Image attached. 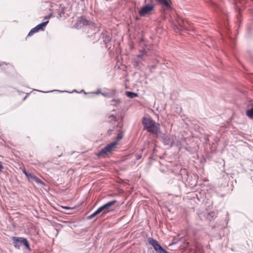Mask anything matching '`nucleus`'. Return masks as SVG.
I'll return each mask as SVG.
<instances>
[{
	"mask_svg": "<svg viewBox=\"0 0 253 253\" xmlns=\"http://www.w3.org/2000/svg\"><path fill=\"white\" fill-rule=\"evenodd\" d=\"M144 129L150 133L158 134L161 132L160 124L150 118H143L142 121Z\"/></svg>",
	"mask_w": 253,
	"mask_h": 253,
	"instance_id": "nucleus-1",
	"label": "nucleus"
},
{
	"mask_svg": "<svg viewBox=\"0 0 253 253\" xmlns=\"http://www.w3.org/2000/svg\"><path fill=\"white\" fill-rule=\"evenodd\" d=\"M123 135L122 134H119L117 137L116 140L102 148L98 152L97 156L98 157H105L106 155L111 153L115 149L117 145L118 144V142L123 138Z\"/></svg>",
	"mask_w": 253,
	"mask_h": 253,
	"instance_id": "nucleus-2",
	"label": "nucleus"
},
{
	"mask_svg": "<svg viewBox=\"0 0 253 253\" xmlns=\"http://www.w3.org/2000/svg\"><path fill=\"white\" fill-rule=\"evenodd\" d=\"M151 3H146L140 7L139 11V14L140 16H144L146 15L150 14L154 10V4L153 2Z\"/></svg>",
	"mask_w": 253,
	"mask_h": 253,
	"instance_id": "nucleus-3",
	"label": "nucleus"
},
{
	"mask_svg": "<svg viewBox=\"0 0 253 253\" xmlns=\"http://www.w3.org/2000/svg\"><path fill=\"white\" fill-rule=\"evenodd\" d=\"M149 244L152 245L154 250L158 253H169L166 250L162 247L158 242L152 238L148 240Z\"/></svg>",
	"mask_w": 253,
	"mask_h": 253,
	"instance_id": "nucleus-4",
	"label": "nucleus"
},
{
	"mask_svg": "<svg viewBox=\"0 0 253 253\" xmlns=\"http://www.w3.org/2000/svg\"><path fill=\"white\" fill-rule=\"evenodd\" d=\"M117 202L116 200L109 201L98 208L100 213H106L112 211V207Z\"/></svg>",
	"mask_w": 253,
	"mask_h": 253,
	"instance_id": "nucleus-5",
	"label": "nucleus"
},
{
	"mask_svg": "<svg viewBox=\"0 0 253 253\" xmlns=\"http://www.w3.org/2000/svg\"><path fill=\"white\" fill-rule=\"evenodd\" d=\"M48 23V21L42 22V23L38 25L34 28L32 29L28 34V36H30L33 35L34 33L39 32V31H43Z\"/></svg>",
	"mask_w": 253,
	"mask_h": 253,
	"instance_id": "nucleus-6",
	"label": "nucleus"
},
{
	"mask_svg": "<svg viewBox=\"0 0 253 253\" xmlns=\"http://www.w3.org/2000/svg\"><path fill=\"white\" fill-rule=\"evenodd\" d=\"M149 1L152 2H154L155 1L159 2L163 6L164 8L166 10H169L171 8L170 4L167 0H145V2H146Z\"/></svg>",
	"mask_w": 253,
	"mask_h": 253,
	"instance_id": "nucleus-7",
	"label": "nucleus"
},
{
	"mask_svg": "<svg viewBox=\"0 0 253 253\" xmlns=\"http://www.w3.org/2000/svg\"><path fill=\"white\" fill-rule=\"evenodd\" d=\"M12 240L13 241V244L14 247L16 248L19 249L20 246L23 245L25 238L22 237H14L12 238Z\"/></svg>",
	"mask_w": 253,
	"mask_h": 253,
	"instance_id": "nucleus-8",
	"label": "nucleus"
},
{
	"mask_svg": "<svg viewBox=\"0 0 253 253\" xmlns=\"http://www.w3.org/2000/svg\"><path fill=\"white\" fill-rule=\"evenodd\" d=\"M163 143L165 145H172L174 144V141L171 139V136L169 134H164L162 137Z\"/></svg>",
	"mask_w": 253,
	"mask_h": 253,
	"instance_id": "nucleus-9",
	"label": "nucleus"
},
{
	"mask_svg": "<svg viewBox=\"0 0 253 253\" xmlns=\"http://www.w3.org/2000/svg\"><path fill=\"white\" fill-rule=\"evenodd\" d=\"M90 23V21L85 19H81L77 21V23L75 25V27L77 28H81L82 26L89 25Z\"/></svg>",
	"mask_w": 253,
	"mask_h": 253,
	"instance_id": "nucleus-10",
	"label": "nucleus"
},
{
	"mask_svg": "<svg viewBox=\"0 0 253 253\" xmlns=\"http://www.w3.org/2000/svg\"><path fill=\"white\" fill-rule=\"evenodd\" d=\"M35 181L36 182H37L38 184H41V185H44V183L43 181H42L40 179H39L38 177L36 176L33 175L31 179Z\"/></svg>",
	"mask_w": 253,
	"mask_h": 253,
	"instance_id": "nucleus-11",
	"label": "nucleus"
},
{
	"mask_svg": "<svg viewBox=\"0 0 253 253\" xmlns=\"http://www.w3.org/2000/svg\"><path fill=\"white\" fill-rule=\"evenodd\" d=\"M126 94L127 97L130 98H133L138 96L137 93L130 91H126Z\"/></svg>",
	"mask_w": 253,
	"mask_h": 253,
	"instance_id": "nucleus-12",
	"label": "nucleus"
},
{
	"mask_svg": "<svg viewBox=\"0 0 253 253\" xmlns=\"http://www.w3.org/2000/svg\"><path fill=\"white\" fill-rule=\"evenodd\" d=\"M246 114H247V115L249 117H250L251 118H253V107L251 109L247 110Z\"/></svg>",
	"mask_w": 253,
	"mask_h": 253,
	"instance_id": "nucleus-13",
	"label": "nucleus"
},
{
	"mask_svg": "<svg viewBox=\"0 0 253 253\" xmlns=\"http://www.w3.org/2000/svg\"><path fill=\"white\" fill-rule=\"evenodd\" d=\"M100 213V211H99V210L98 209L95 212H94L91 215H89L87 217V218L88 219H91V218H93V217H94L95 216H96V215H97L98 214H99Z\"/></svg>",
	"mask_w": 253,
	"mask_h": 253,
	"instance_id": "nucleus-14",
	"label": "nucleus"
},
{
	"mask_svg": "<svg viewBox=\"0 0 253 253\" xmlns=\"http://www.w3.org/2000/svg\"><path fill=\"white\" fill-rule=\"evenodd\" d=\"M23 245H24L26 247V248L27 249V250L28 251H31V249L30 247L29 242L26 238H25V240H24Z\"/></svg>",
	"mask_w": 253,
	"mask_h": 253,
	"instance_id": "nucleus-15",
	"label": "nucleus"
},
{
	"mask_svg": "<svg viewBox=\"0 0 253 253\" xmlns=\"http://www.w3.org/2000/svg\"><path fill=\"white\" fill-rule=\"evenodd\" d=\"M120 100H119V99H117V100L113 99L112 100L111 104L113 105H116L117 104L120 103Z\"/></svg>",
	"mask_w": 253,
	"mask_h": 253,
	"instance_id": "nucleus-16",
	"label": "nucleus"
},
{
	"mask_svg": "<svg viewBox=\"0 0 253 253\" xmlns=\"http://www.w3.org/2000/svg\"><path fill=\"white\" fill-rule=\"evenodd\" d=\"M33 174H31V173L27 172V173H25V176L27 177V178L29 179H31L32 177L33 176Z\"/></svg>",
	"mask_w": 253,
	"mask_h": 253,
	"instance_id": "nucleus-17",
	"label": "nucleus"
},
{
	"mask_svg": "<svg viewBox=\"0 0 253 253\" xmlns=\"http://www.w3.org/2000/svg\"><path fill=\"white\" fill-rule=\"evenodd\" d=\"M145 53H146V52L145 51H143L141 54H138L137 55V59H139V58H141L143 56H144L145 55Z\"/></svg>",
	"mask_w": 253,
	"mask_h": 253,
	"instance_id": "nucleus-18",
	"label": "nucleus"
},
{
	"mask_svg": "<svg viewBox=\"0 0 253 253\" xmlns=\"http://www.w3.org/2000/svg\"><path fill=\"white\" fill-rule=\"evenodd\" d=\"M110 118L111 119V121H115L116 119V117L115 116L112 115L110 116Z\"/></svg>",
	"mask_w": 253,
	"mask_h": 253,
	"instance_id": "nucleus-19",
	"label": "nucleus"
},
{
	"mask_svg": "<svg viewBox=\"0 0 253 253\" xmlns=\"http://www.w3.org/2000/svg\"><path fill=\"white\" fill-rule=\"evenodd\" d=\"M101 94L104 96H105V97H108L110 96V94L109 93H101Z\"/></svg>",
	"mask_w": 253,
	"mask_h": 253,
	"instance_id": "nucleus-20",
	"label": "nucleus"
},
{
	"mask_svg": "<svg viewBox=\"0 0 253 253\" xmlns=\"http://www.w3.org/2000/svg\"><path fill=\"white\" fill-rule=\"evenodd\" d=\"M141 158V156L140 155H138L136 156V159L137 160H139Z\"/></svg>",
	"mask_w": 253,
	"mask_h": 253,
	"instance_id": "nucleus-21",
	"label": "nucleus"
},
{
	"mask_svg": "<svg viewBox=\"0 0 253 253\" xmlns=\"http://www.w3.org/2000/svg\"><path fill=\"white\" fill-rule=\"evenodd\" d=\"M3 168L1 163L0 162V170H1Z\"/></svg>",
	"mask_w": 253,
	"mask_h": 253,
	"instance_id": "nucleus-22",
	"label": "nucleus"
},
{
	"mask_svg": "<svg viewBox=\"0 0 253 253\" xmlns=\"http://www.w3.org/2000/svg\"><path fill=\"white\" fill-rule=\"evenodd\" d=\"M63 208L65 209H70V208L68 207H63Z\"/></svg>",
	"mask_w": 253,
	"mask_h": 253,
	"instance_id": "nucleus-23",
	"label": "nucleus"
},
{
	"mask_svg": "<svg viewBox=\"0 0 253 253\" xmlns=\"http://www.w3.org/2000/svg\"><path fill=\"white\" fill-rule=\"evenodd\" d=\"M3 64H4V63L0 61V66H2Z\"/></svg>",
	"mask_w": 253,
	"mask_h": 253,
	"instance_id": "nucleus-24",
	"label": "nucleus"
},
{
	"mask_svg": "<svg viewBox=\"0 0 253 253\" xmlns=\"http://www.w3.org/2000/svg\"><path fill=\"white\" fill-rule=\"evenodd\" d=\"M23 172L25 174V173H27L28 172H27L25 170H23Z\"/></svg>",
	"mask_w": 253,
	"mask_h": 253,
	"instance_id": "nucleus-25",
	"label": "nucleus"
},
{
	"mask_svg": "<svg viewBox=\"0 0 253 253\" xmlns=\"http://www.w3.org/2000/svg\"><path fill=\"white\" fill-rule=\"evenodd\" d=\"M54 91L62 92L61 91H60V90H52V91Z\"/></svg>",
	"mask_w": 253,
	"mask_h": 253,
	"instance_id": "nucleus-26",
	"label": "nucleus"
},
{
	"mask_svg": "<svg viewBox=\"0 0 253 253\" xmlns=\"http://www.w3.org/2000/svg\"><path fill=\"white\" fill-rule=\"evenodd\" d=\"M101 93L100 91H98L96 92V93Z\"/></svg>",
	"mask_w": 253,
	"mask_h": 253,
	"instance_id": "nucleus-27",
	"label": "nucleus"
}]
</instances>
